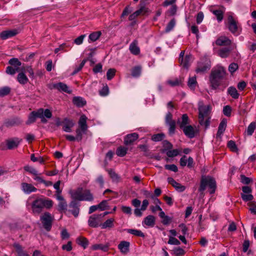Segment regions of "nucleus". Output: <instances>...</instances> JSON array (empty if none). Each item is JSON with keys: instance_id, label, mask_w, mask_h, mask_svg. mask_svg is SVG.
Instances as JSON below:
<instances>
[{"instance_id": "43", "label": "nucleus", "mask_w": 256, "mask_h": 256, "mask_svg": "<svg viewBox=\"0 0 256 256\" xmlns=\"http://www.w3.org/2000/svg\"><path fill=\"white\" fill-rule=\"evenodd\" d=\"M108 173L113 182H118L120 180V176L114 170L112 169L108 170Z\"/></svg>"}, {"instance_id": "9", "label": "nucleus", "mask_w": 256, "mask_h": 256, "mask_svg": "<svg viewBox=\"0 0 256 256\" xmlns=\"http://www.w3.org/2000/svg\"><path fill=\"white\" fill-rule=\"evenodd\" d=\"M210 117L209 113H199L198 120L201 126H204L205 128H208L210 124Z\"/></svg>"}, {"instance_id": "54", "label": "nucleus", "mask_w": 256, "mask_h": 256, "mask_svg": "<svg viewBox=\"0 0 256 256\" xmlns=\"http://www.w3.org/2000/svg\"><path fill=\"white\" fill-rule=\"evenodd\" d=\"M86 131H84L82 130V129L80 128H77L76 130V140L79 142L80 141L82 140V134H85Z\"/></svg>"}, {"instance_id": "34", "label": "nucleus", "mask_w": 256, "mask_h": 256, "mask_svg": "<svg viewBox=\"0 0 256 256\" xmlns=\"http://www.w3.org/2000/svg\"><path fill=\"white\" fill-rule=\"evenodd\" d=\"M228 93L234 99L238 98L240 96L236 88L234 86H230L228 88Z\"/></svg>"}, {"instance_id": "3", "label": "nucleus", "mask_w": 256, "mask_h": 256, "mask_svg": "<svg viewBox=\"0 0 256 256\" xmlns=\"http://www.w3.org/2000/svg\"><path fill=\"white\" fill-rule=\"evenodd\" d=\"M207 186H208L210 190V194H213L215 192L216 184L214 178L210 176L202 178L198 190L199 192H203L206 189Z\"/></svg>"}, {"instance_id": "23", "label": "nucleus", "mask_w": 256, "mask_h": 256, "mask_svg": "<svg viewBox=\"0 0 256 256\" xmlns=\"http://www.w3.org/2000/svg\"><path fill=\"white\" fill-rule=\"evenodd\" d=\"M192 59V56L191 54L186 55L184 58L179 60V62L183 68L188 69Z\"/></svg>"}, {"instance_id": "28", "label": "nucleus", "mask_w": 256, "mask_h": 256, "mask_svg": "<svg viewBox=\"0 0 256 256\" xmlns=\"http://www.w3.org/2000/svg\"><path fill=\"white\" fill-rule=\"evenodd\" d=\"M227 120L226 118H223L221 122H220L218 128V130L216 134L217 136H220L222 134H223L224 132L226 130V127Z\"/></svg>"}, {"instance_id": "33", "label": "nucleus", "mask_w": 256, "mask_h": 256, "mask_svg": "<svg viewBox=\"0 0 256 256\" xmlns=\"http://www.w3.org/2000/svg\"><path fill=\"white\" fill-rule=\"evenodd\" d=\"M17 80L22 84H25L28 82V78L22 72L18 74Z\"/></svg>"}, {"instance_id": "16", "label": "nucleus", "mask_w": 256, "mask_h": 256, "mask_svg": "<svg viewBox=\"0 0 256 256\" xmlns=\"http://www.w3.org/2000/svg\"><path fill=\"white\" fill-rule=\"evenodd\" d=\"M138 138V134L137 133L134 132L128 134L126 136L124 139V144L126 145L132 144L133 142L136 140Z\"/></svg>"}, {"instance_id": "21", "label": "nucleus", "mask_w": 256, "mask_h": 256, "mask_svg": "<svg viewBox=\"0 0 256 256\" xmlns=\"http://www.w3.org/2000/svg\"><path fill=\"white\" fill-rule=\"evenodd\" d=\"M14 246L17 254V256H30L28 252L19 244H14Z\"/></svg>"}, {"instance_id": "17", "label": "nucleus", "mask_w": 256, "mask_h": 256, "mask_svg": "<svg viewBox=\"0 0 256 256\" xmlns=\"http://www.w3.org/2000/svg\"><path fill=\"white\" fill-rule=\"evenodd\" d=\"M189 118L188 115L186 114H182V118H178L177 120V124L181 129L188 125H189Z\"/></svg>"}, {"instance_id": "42", "label": "nucleus", "mask_w": 256, "mask_h": 256, "mask_svg": "<svg viewBox=\"0 0 256 256\" xmlns=\"http://www.w3.org/2000/svg\"><path fill=\"white\" fill-rule=\"evenodd\" d=\"M11 91V88L8 86H4L0 88V97L2 98L8 95Z\"/></svg>"}, {"instance_id": "50", "label": "nucleus", "mask_w": 256, "mask_h": 256, "mask_svg": "<svg viewBox=\"0 0 256 256\" xmlns=\"http://www.w3.org/2000/svg\"><path fill=\"white\" fill-rule=\"evenodd\" d=\"M240 181L243 184H248L252 182V180L250 178L246 177L244 174H241L240 176Z\"/></svg>"}, {"instance_id": "18", "label": "nucleus", "mask_w": 256, "mask_h": 256, "mask_svg": "<svg viewBox=\"0 0 256 256\" xmlns=\"http://www.w3.org/2000/svg\"><path fill=\"white\" fill-rule=\"evenodd\" d=\"M130 243L127 241H122L118 245V248L123 254H126L130 250Z\"/></svg>"}, {"instance_id": "53", "label": "nucleus", "mask_w": 256, "mask_h": 256, "mask_svg": "<svg viewBox=\"0 0 256 256\" xmlns=\"http://www.w3.org/2000/svg\"><path fill=\"white\" fill-rule=\"evenodd\" d=\"M228 147L234 152H237L238 150V148L236 144V142L233 140H230L228 142Z\"/></svg>"}, {"instance_id": "32", "label": "nucleus", "mask_w": 256, "mask_h": 256, "mask_svg": "<svg viewBox=\"0 0 256 256\" xmlns=\"http://www.w3.org/2000/svg\"><path fill=\"white\" fill-rule=\"evenodd\" d=\"M74 104L78 107H82L86 104V101L81 97H74L73 98Z\"/></svg>"}, {"instance_id": "6", "label": "nucleus", "mask_w": 256, "mask_h": 256, "mask_svg": "<svg viewBox=\"0 0 256 256\" xmlns=\"http://www.w3.org/2000/svg\"><path fill=\"white\" fill-rule=\"evenodd\" d=\"M228 28L229 30L234 35L238 36L240 34L238 32L239 26L238 22L236 21L232 16H229L228 18Z\"/></svg>"}, {"instance_id": "11", "label": "nucleus", "mask_w": 256, "mask_h": 256, "mask_svg": "<svg viewBox=\"0 0 256 256\" xmlns=\"http://www.w3.org/2000/svg\"><path fill=\"white\" fill-rule=\"evenodd\" d=\"M69 210L67 211L70 212L75 218L78 216L80 212V205L76 200L72 201L69 204Z\"/></svg>"}, {"instance_id": "45", "label": "nucleus", "mask_w": 256, "mask_h": 256, "mask_svg": "<svg viewBox=\"0 0 256 256\" xmlns=\"http://www.w3.org/2000/svg\"><path fill=\"white\" fill-rule=\"evenodd\" d=\"M92 250H101L104 252H106L108 250V246L102 244H95L92 246Z\"/></svg>"}, {"instance_id": "2", "label": "nucleus", "mask_w": 256, "mask_h": 256, "mask_svg": "<svg viewBox=\"0 0 256 256\" xmlns=\"http://www.w3.org/2000/svg\"><path fill=\"white\" fill-rule=\"evenodd\" d=\"M52 200L46 198H37L31 204L32 210L34 214H39L44 208H50L53 206Z\"/></svg>"}, {"instance_id": "10", "label": "nucleus", "mask_w": 256, "mask_h": 256, "mask_svg": "<svg viewBox=\"0 0 256 256\" xmlns=\"http://www.w3.org/2000/svg\"><path fill=\"white\" fill-rule=\"evenodd\" d=\"M37 118L41 119V122L42 123H46L47 120H46L43 116V113H31L29 116L28 120L26 122V124H30L34 123Z\"/></svg>"}, {"instance_id": "4", "label": "nucleus", "mask_w": 256, "mask_h": 256, "mask_svg": "<svg viewBox=\"0 0 256 256\" xmlns=\"http://www.w3.org/2000/svg\"><path fill=\"white\" fill-rule=\"evenodd\" d=\"M40 220L44 228L48 232L50 231L54 220L53 216L50 212H45L40 216Z\"/></svg>"}, {"instance_id": "62", "label": "nucleus", "mask_w": 256, "mask_h": 256, "mask_svg": "<svg viewBox=\"0 0 256 256\" xmlns=\"http://www.w3.org/2000/svg\"><path fill=\"white\" fill-rule=\"evenodd\" d=\"M167 108L169 110L174 111L178 110L177 104L176 102L170 101L167 104Z\"/></svg>"}, {"instance_id": "41", "label": "nucleus", "mask_w": 256, "mask_h": 256, "mask_svg": "<svg viewBox=\"0 0 256 256\" xmlns=\"http://www.w3.org/2000/svg\"><path fill=\"white\" fill-rule=\"evenodd\" d=\"M183 78H176L174 80H169L167 82L168 84L172 86H175L180 85L183 82Z\"/></svg>"}, {"instance_id": "1", "label": "nucleus", "mask_w": 256, "mask_h": 256, "mask_svg": "<svg viewBox=\"0 0 256 256\" xmlns=\"http://www.w3.org/2000/svg\"><path fill=\"white\" fill-rule=\"evenodd\" d=\"M226 73L222 66L213 68L209 76L210 86L212 90H216L220 86L224 85Z\"/></svg>"}, {"instance_id": "44", "label": "nucleus", "mask_w": 256, "mask_h": 256, "mask_svg": "<svg viewBox=\"0 0 256 256\" xmlns=\"http://www.w3.org/2000/svg\"><path fill=\"white\" fill-rule=\"evenodd\" d=\"M142 68L140 66H136L132 69V76L133 77H138L141 73Z\"/></svg>"}, {"instance_id": "52", "label": "nucleus", "mask_w": 256, "mask_h": 256, "mask_svg": "<svg viewBox=\"0 0 256 256\" xmlns=\"http://www.w3.org/2000/svg\"><path fill=\"white\" fill-rule=\"evenodd\" d=\"M8 63L12 66H13L14 67L20 66L22 65V62L17 58H11L9 60Z\"/></svg>"}, {"instance_id": "46", "label": "nucleus", "mask_w": 256, "mask_h": 256, "mask_svg": "<svg viewBox=\"0 0 256 256\" xmlns=\"http://www.w3.org/2000/svg\"><path fill=\"white\" fill-rule=\"evenodd\" d=\"M168 126V133L170 135H172L175 132L176 129V121H170L169 123L166 124Z\"/></svg>"}, {"instance_id": "22", "label": "nucleus", "mask_w": 256, "mask_h": 256, "mask_svg": "<svg viewBox=\"0 0 256 256\" xmlns=\"http://www.w3.org/2000/svg\"><path fill=\"white\" fill-rule=\"evenodd\" d=\"M83 188H78L76 190H73L70 192L72 198L74 200H78L82 201Z\"/></svg>"}, {"instance_id": "30", "label": "nucleus", "mask_w": 256, "mask_h": 256, "mask_svg": "<svg viewBox=\"0 0 256 256\" xmlns=\"http://www.w3.org/2000/svg\"><path fill=\"white\" fill-rule=\"evenodd\" d=\"M159 216L162 218V222L164 225H168L172 221V218L166 216L164 211H162L160 212Z\"/></svg>"}, {"instance_id": "64", "label": "nucleus", "mask_w": 256, "mask_h": 256, "mask_svg": "<svg viewBox=\"0 0 256 256\" xmlns=\"http://www.w3.org/2000/svg\"><path fill=\"white\" fill-rule=\"evenodd\" d=\"M238 68L237 64L232 62L228 66V70L232 74Z\"/></svg>"}, {"instance_id": "51", "label": "nucleus", "mask_w": 256, "mask_h": 256, "mask_svg": "<svg viewBox=\"0 0 256 256\" xmlns=\"http://www.w3.org/2000/svg\"><path fill=\"white\" fill-rule=\"evenodd\" d=\"M165 135L162 134H154L152 137V140L154 142H160L164 138Z\"/></svg>"}, {"instance_id": "56", "label": "nucleus", "mask_w": 256, "mask_h": 256, "mask_svg": "<svg viewBox=\"0 0 256 256\" xmlns=\"http://www.w3.org/2000/svg\"><path fill=\"white\" fill-rule=\"evenodd\" d=\"M86 62H87V60H82V61L81 62V63L79 65V66L75 68L74 70V72H72V74L74 75L76 74H77L78 72H79L82 69V68L84 67V64Z\"/></svg>"}, {"instance_id": "14", "label": "nucleus", "mask_w": 256, "mask_h": 256, "mask_svg": "<svg viewBox=\"0 0 256 256\" xmlns=\"http://www.w3.org/2000/svg\"><path fill=\"white\" fill-rule=\"evenodd\" d=\"M52 88L58 90L59 91L64 92L69 94H71L72 92V90L69 88L66 84L62 82L54 84L52 85Z\"/></svg>"}, {"instance_id": "55", "label": "nucleus", "mask_w": 256, "mask_h": 256, "mask_svg": "<svg viewBox=\"0 0 256 256\" xmlns=\"http://www.w3.org/2000/svg\"><path fill=\"white\" fill-rule=\"evenodd\" d=\"M176 24V20L174 18L170 20V21L168 23L165 29V32H170L174 26Z\"/></svg>"}, {"instance_id": "12", "label": "nucleus", "mask_w": 256, "mask_h": 256, "mask_svg": "<svg viewBox=\"0 0 256 256\" xmlns=\"http://www.w3.org/2000/svg\"><path fill=\"white\" fill-rule=\"evenodd\" d=\"M74 122L71 119L65 118L62 120V130L64 131L70 132L72 130V128L74 126Z\"/></svg>"}, {"instance_id": "38", "label": "nucleus", "mask_w": 256, "mask_h": 256, "mask_svg": "<svg viewBox=\"0 0 256 256\" xmlns=\"http://www.w3.org/2000/svg\"><path fill=\"white\" fill-rule=\"evenodd\" d=\"M128 150V148H127L120 146L118 148L116 154L118 156L123 157L126 154Z\"/></svg>"}, {"instance_id": "36", "label": "nucleus", "mask_w": 256, "mask_h": 256, "mask_svg": "<svg viewBox=\"0 0 256 256\" xmlns=\"http://www.w3.org/2000/svg\"><path fill=\"white\" fill-rule=\"evenodd\" d=\"M114 219L112 218L107 220L103 224H101V228L104 229L106 228H112L114 226Z\"/></svg>"}, {"instance_id": "15", "label": "nucleus", "mask_w": 256, "mask_h": 256, "mask_svg": "<svg viewBox=\"0 0 256 256\" xmlns=\"http://www.w3.org/2000/svg\"><path fill=\"white\" fill-rule=\"evenodd\" d=\"M168 182L174 186L175 189L180 192H182L186 190V187L180 184L177 182L173 178L169 177L168 178Z\"/></svg>"}, {"instance_id": "27", "label": "nucleus", "mask_w": 256, "mask_h": 256, "mask_svg": "<svg viewBox=\"0 0 256 256\" xmlns=\"http://www.w3.org/2000/svg\"><path fill=\"white\" fill-rule=\"evenodd\" d=\"M20 141L21 140H19L18 138H15L14 139L8 140L6 144L8 149L12 150L17 148Z\"/></svg>"}, {"instance_id": "37", "label": "nucleus", "mask_w": 256, "mask_h": 256, "mask_svg": "<svg viewBox=\"0 0 256 256\" xmlns=\"http://www.w3.org/2000/svg\"><path fill=\"white\" fill-rule=\"evenodd\" d=\"M230 50L228 48H224L220 49L218 52V54L222 58H226L229 56Z\"/></svg>"}, {"instance_id": "29", "label": "nucleus", "mask_w": 256, "mask_h": 256, "mask_svg": "<svg viewBox=\"0 0 256 256\" xmlns=\"http://www.w3.org/2000/svg\"><path fill=\"white\" fill-rule=\"evenodd\" d=\"M59 201L58 204V210L60 212H64L65 214L66 213L68 210H67V207L68 204L64 199V198H62V200H58Z\"/></svg>"}, {"instance_id": "35", "label": "nucleus", "mask_w": 256, "mask_h": 256, "mask_svg": "<svg viewBox=\"0 0 256 256\" xmlns=\"http://www.w3.org/2000/svg\"><path fill=\"white\" fill-rule=\"evenodd\" d=\"M76 242L78 245L81 246L84 249L88 246V239L82 236H80L78 238L76 239Z\"/></svg>"}, {"instance_id": "61", "label": "nucleus", "mask_w": 256, "mask_h": 256, "mask_svg": "<svg viewBox=\"0 0 256 256\" xmlns=\"http://www.w3.org/2000/svg\"><path fill=\"white\" fill-rule=\"evenodd\" d=\"M241 197L242 200L244 202L251 201L253 200L254 196L251 194H241Z\"/></svg>"}, {"instance_id": "13", "label": "nucleus", "mask_w": 256, "mask_h": 256, "mask_svg": "<svg viewBox=\"0 0 256 256\" xmlns=\"http://www.w3.org/2000/svg\"><path fill=\"white\" fill-rule=\"evenodd\" d=\"M21 188L22 190L26 194H30L31 192L37 191V188L32 184L26 182H22Z\"/></svg>"}, {"instance_id": "58", "label": "nucleus", "mask_w": 256, "mask_h": 256, "mask_svg": "<svg viewBox=\"0 0 256 256\" xmlns=\"http://www.w3.org/2000/svg\"><path fill=\"white\" fill-rule=\"evenodd\" d=\"M116 70L114 68L109 69L106 72V78L108 80H112L116 74Z\"/></svg>"}, {"instance_id": "25", "label": "nucleus", "mask_w": 256, "mask_h": 256, "mask_svg": "<svg viewBox=\"0 0 256 256\" xmlns=\"http://www.w3.org/2000/svg\"><path fill=\"white\" fill-rule=\"evenodd\" d=\"M216 44L218 46H230L232 41L226 36H220L216 41Z\"/></svg>"}, {"instance_id": "20", "label": "nucleus", "mask_w": 256, "mask_h": 256, "mask_svg": "<svg viewBox=\"0 0 256 256\" xmlns=\"http://www.w3.org/2000/svg\"><path fill=\"white\" fill-rule=\"evenodd\" d=\"M18 33V31L16 30L3 31L0 34V38L2 40H6L16 36Z\"/></svg>"}, {"instance_id": "8", "label": "nucleus", "mask_w": 256, "mask_h": 256, "mask_svg": "<svg viewBox=\"0 0 256 256\" xmlns=\"http://www.w3.org/2000/svg\"><path fill=\"white\" fill-rule=\"evenodd\" d=\"M182 129L184 134L190 138H194L198 132L196 126L191 125H188Z\"/></svg>"}, {"instance_id": "26", "label": "nucleus", "mask_w": 256, "mask_h": 256, "mask_svg": "<svg viewBox=\"0 0 256 256\" xmlns=\"http://www.w3.org/2000/svg\"><path fill=\"white\" fill-rule=\"evenodd\" d=\"M82 201L92 202L94 200L93 194L89 190H83Z\"/></svg>"}, {"instance_id": "24", "label": "nucleus", "mask_w": 256, "mask_h": 256, "mask_svg": "<svg viewBox=\"0 0 256 256\" xmlns=\"http://www.w3.org/2000/svg\"><path fill=\"white\" fill-rule=\"evenodd\" d=\"M87 117L83 114L80 117L78 122V128L82 129L84 131H86L88 126L86 124Z\"/></svg>"}, {"instance_id": "49", "label": "nucleus", "mask_w": 256, "mask_h": 256, "mask_svg": "<svg viewBox=\"0 0 256 256\" xmlns=\"http://www.w3.org/2000/svg\"><path fill=\"white\" fill-rule=\"evenodd\" d=\"M212 12L216 16L217 20L218 22H221L222 20L224 18V13L221 10H214Z\"/></svg>"}, {"instance_id": "60", "label": "nucleus", "mask_w": 256, "mask_h": 256, "mask_svg": "<svg viewBox=\"0 0 256 256\" xmlns=\"http://www.w3.org/2000/svg\"><path fill=\"white\" fill-rule=\"evenodd\" d=\"M148 12V8L144 6H142L138 10L136 11V14L138 16L144 15Z\"/></svg>"}, {"instance_id": "63", "label": "nucleus", "mask_w": 256, "mask_h": 256, "mask_svg": "<svg viewBox=\"0 0 256 256\" xmlns=\"http://www.w3.org/2000/svg\"><path fill=\"white\" fill-rule=\"evenodd\" d=\"M24 170L29 172L30 173L32 174L34 176H37L38 174V171L34 168L30 166H25L24 167Z\"/></svg>"}, {"instance_id": "39", "label": "nucleus", "mask_w": 256, "mask_h": 256, "mask_svg": "<svg viewBox=\"0 0 256 256\" xmlns=\"http://www.w3.org/2000/svg\"><path fill=\"white\" fill-rule=\"evenodd\" d=\"M130 50L132 54H135V55L138 54L140 52V48L136 46V44L134 42H132L130 44Z\"/></svg>"}, {"instance_id": "59", "label": "nucleus", "mask_w": 256, "mask_h": 256, "mask_svg": "<svg viewBox=\"0 0 256 256\" xmlns=\"http://www.w3.org/2000/svg\"><path fill=\"white\" fill-rule=\"evenodd\" d=\"M98 209L100 210H104L108 209V200H104L98 204Z\"/></svg>"}, {"instance_id": "5", "label": "nucleus", "mask_w": 256, "mask_h": 256, "mask_svg": "<svg viewBox=\"0 0 256 256\" xmlns=\"http://www.w3.org/2000/svg\"><path fill=\"white\" fill-rule=\"evenodd\" d=\"M211 67L210 61L207 58H204L198 62L196 72L197 73H204Z\"/></svg>"}, {"instance_id": "31", "label": "nucleus", "mask_w": 256, "mask_h": 256, "mask_svg": "<svg viewBox=\"0 0 256 256\" xmlns=\"http://www.w3.org/2000/svg\"><path fill=\"white\" fill-rule=\"evenodd\" d=\"M198 112H209L212 110V106L210 104L204 105L202 101L198 104Z\"/></svg>"}, {"instance_id": "7", "label": "nucleus", "mask_w": 256, "mask_h": 256, "mask_svg": "<svg viewBox=\"0 0 256 256\" xmlns=\"http://www.w3.org/2000/svg\"><path fill=\"white\" fill-rule=\"evenodd\" d=\"M102 214H94L89 217L88 224L92 228H98L101 226Z\"/></svg>"}, {"instance_id": "57", "label": "nucleus", "mask_w": 256, "mask_h": 256, "mask_svg": "<svg viewBox=\"0 0 256 256\" xmlns=\"http://www.w3.org/2000/svg\"><path fill=\"white\" fill-rule=\"evenodd\" d=\"M196 84V77L192 76L189 78L188 85L190 88H194Z\"/></svg>"}, {"instance_id": "47", "label": "nucleus", "mask_w": 256, "mask_h": 256, "mask_svg": "<svg viewBox=\"0 0 256 256\" xmlns=\"http://www.w3.org/2000/svg\"><path fill=\"white\" fill-rule=\"evenodd\" d=\"M256 128V122H251L248 126L247 130L246 132L248 136H252Z\"/></svg>"}, {"instance_id": "19", "label": "nucleus", "mask_w": 256, "mask_h": 256, "mask_svg": "<svg viewBox=\"0 0 256 256\" xmlns=\"http://www.w3.org/2000/svg\"><path fill=\"white\" fill-rule=\"evenodd\" d=\"M156 218L152 215H148L146 216L142 221L143 226L146 225L148 227H154L155 224Z\"/></svg>"}, {"instance_id": "40", "label": "nucleus", "mask_w": 256, "mask_h": 256, "mask_svg": "<svg viewBox=\"0 0 256 256\" xmlns=\"http://www.w3.org/2000/svg\"><path fill=\"white\" fill-rule=\"evenodd\" d=\"M127 232L132 234L136 236H140L142 238L144 237V234L140 230H134V229H128Z\"/></svg>"}, {"instance_id": "48", "label": "nucleus", "mask_w": 256, "mask_h": 256, "mask_svg": "<svg viewBox=\"0 0 256 256\" xmlns=\"http://www.w3.org/2000/svg\"><path fill=\"white\" fill-rule=\"evenodd\" d=\"M101 34L102 33L100 31L95 32L90 34L89 38L91 41L95 42L100 37Z\"/></svg>"}]
</instances>
